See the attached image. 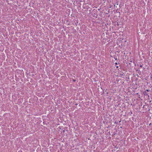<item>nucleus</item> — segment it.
I'll return each mask as SVG.
<instances>
[{"mask_svg": "<svg viewBox=\"0 0 152 152\" xmlns=\"http://www.w3.org/2000/svg\"><path fill=\"white\" fill-rule=\"evenodd\" d=\"M115 64V65L118 64V63L117 62H116Z\"/></svg>", "mask_w": 152, "mask_h": 152, "instance_id": "f03ea898", "label": "nucleus"}, {"mask_svg": "<svg viewBox=\"0 0 152 152\" xmlns=\"http://www.w3.org/2000/svg\"><path fill=\"white\" fill-rule=\"evenodd\" d=\"M115 60H117V58H115Z\"/></svg>", "mask_w": 152, "mask_h": 152, "instance_id": "7ed1b4c3", "label": "nucleus"}, {"mask_svg": "<svg viewBox=\"0 0 152 152\" xmlns=\"http://www.w3.org/2000/svg\"><path fill=\"white\" fill-rule=\"evenodd\" d=\"M73 81L74 82H75L76 81V80H73Z\"/></svg>", "mask_w": 152, "mask_h": 152, "instance_id": "f257e3e1", "label": "nucleus"}]
</instances>
